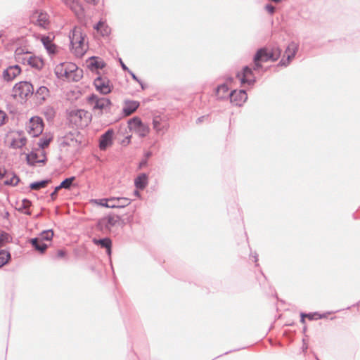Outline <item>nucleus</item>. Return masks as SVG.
<instances>
[{"mask_svg":"<svg viewBox=\"0 0 360 360\" xmlns=\"http://www.w3.org/2000/svg\"><path fill=\"white\" fill-rule=\"evenodd\" d=\"M70 47L77 57H82L86 53L84 45L86 34L82 33L80 28L75 27L70 34Z\"/></svg>","mask_w":360,"mask_h":360,"instance_id":"f257e3e1","label":"nucleus"},{"mask_svg":"<svg viewBox=\"0 0 360 360\" xmlns=\"http://www.w3.org/2000/svg\"><path fill=\"white\" fill-rule=\"evenodd\" d=\"M121 217L117 214H108L100 218L96 223V228L103 233L111 231L120 221Z\"/></svg>","mask_w":360,"mask_h":360,"instance_id":"f03ea898","label":"nucleus"},{"mask_svg":"<svg viewBox=\"0 0 360 360\" xmlns=\"http://www.w3.org/2000/svg\"><path fill=\"white\" fill-rule=\"evenodd\" d=\"M88 103L92 107L94 111L98 110V115L103 114V110L107 105H111V101L105 97H99L95 94H91L87 98Z\"/></svg>","mask_w":360,"mask_h":360,"instance_id":"7ed1b4c3","label":"nucleus"},{"mask_svg":"<svg viewBox=\"0 0 360 360\" xmlns=\"http://www.w3.org/2000/svg\"><path fill=\"white\" fill-rule=\"evenodd\" d=\"M13 91L14 92L13 96L15 98L18 96L22 99H27L29 96L33 95L34 87L31 82L21 81L14 85Z\"/></svg>","mask_w":360,"mask_h":360,"instance_id":"20e7f679","label":"nucleus"},{"mask_svg":"<svg viewBox=\"0 0 360 360\" xmlns=\"http://www.w3.org/2000/svg\"><path fill=\"white\" fill-rule=\"evenodd\" d=\"M130 131L137 134L140 137H145L150 131L148 126L145 124L139 117H134L127 122Z\"/></svg>","mask_w":360,"mask_h":360,"instance_id":"39448f33","label":"nucleus"},{"mask_svg":"<svg viewBox=\"0 0 360 360\" xmlns=\"http://www.w3.org/2000/svg\"><path fill=\"white\" fill-rule=\"evenodd\" d=\"M299 44L293 41H290L285 49L284 57L279 61L278 66H288L297 54Z\"/></svg>","mask_w":360,"mask_h":360,"instance_id":"423d86ee","label":"nucleus"},{"mask_svg":"<svg viewBox=\"0 0 360 360\" xmlns=\"http://www.w3.org/2000/svg\"><path fill=\"white\" fill-rule=\"evenodd\" d=\"M44 127L43 119L39 116L31 117L27 125L29 134L33 137H37L41 135L44 130Z\"/></svg>","mask_w":360,"mask_h":360,"instance_id":"0eeeda50","label":"nucleus"},{"mask_svg":"<svg viewBox=\"0 0 360 360\" xmlns=\"http://www.w3.org/2000/svg\"><path fill=\"white\" fill-rule=\"evenodd\" d=\"M94 85L96 91L103 95L108 94L112 90L110 79L108 77H103L101 75L98 76L94 80Z\"/></svg>","mask_w":360,"mask_h":360,"instance_id":"6e6552de","label":"nucleus"},{"mask_svg":"<svg viewBox=\"0 0 360 360\" xmlns=\"http://www.w3.org/2000/svg\"><path fill=\"white\" fill-rule=\"evenodd\" d=\"M87 111L82 109L71 110L68 112V120L73 127L82 126V120L83 117L87 114Z\"/></svg>","mask_w":360,"mask_h":360,"instance_id":"1a4fd4ad","label":"nucleus"},{"mask_svg":"<svg viewBox=\"0 0 360 360\" xmlns=\"http://www.w3.org/2000/svg\"><path fill=\"white\" fill-rule=\"evenodd\" d=\"M253 71L252 68L245 65L240 72L236 74V77L240 79L241 84L253 85L256 82V77L253 75Z\"/></svg>","mask_w":360,"mask_h":360,"instance_id":"9d476101","label":"nucleus"},{"mask_svg":"<svg viewBox=\"0 0 360 360\" xmlns=\"http://www.w3.org/2000/svg\"><path fill=\"white\" fill-rule=\"evenodd\" d=\"M115 131L113 129H108L101 135L98 147L101 150H105L113 144Z\"/></svg>","mask_w":360,"mask_h":360,"instance_id":"9b49d317","label":"nucleus"},{"mask_svg":"<svg viewBox=\"0 0 360 360\" xmlns=\"http://www.w3.org/2000/svg\"><path fill=\"white\" fill-rule=\"evenodd\" d=\"M230 102L236 106H241L248 99V94L244 89L233 90L229 94Z\"/></svg>","mask_w":360,"mask_h":360,"instance_id":"f8f14e48","label":"nucleus"},{"mask_svg":"<svg viewBox=\"0 0 360 360\" xmlns=\"http://www.w3.org/2000/svg\"><path fill=\"white\" fill-rule=\"evenodd\" d=\"M87 68L91 71L101 70L106 66L105 61L98 56H91L86 60Z\"/></svg>","mask_w":360,"mask_h":360,"instance_id":"ddd939ff","label":"nucleus"},{"mask_svg":"<svg viewBox=\"0 0 360 360\" xmlns=\"http://www.w3.org/2000/svg\"><path fill=\"white\" fill-rule=\"evenodd\" d=\"M21 72V68L18 65L9 66L3 72L4 80L11 82Z\"/></svg>","mask_w":360,"mask_h":360,"instance_id":"4468645a","label":"nucleus"},{"mask_svg":"<svg viewBox=\"0 0 360 360\" xmlns=\"http://www.w3.org/2000/svg\"><path fill=\"white\" fill-rule=\"evenodd\" d=\"M92 242L94 244L100 246L101 248H105L106 250V253L108 256H110L112 254V240L108 237H105L103 238H94L92 239Z\"/></svg>","mask_w":360,"mask_h":360,"instance_id":"2eb2a0df","label":"nucleus"},{"mask_svg":"<svg viewBox=\"0 0 360 360\" xmlns=\"http://www.w3.org/2000/svg\"><path fill=\"white\" fill-rule=\"evenodd\" d=\"M140 103L136 101H126L124 106L122 108V113L124 116H129L134 113L139 107Z\"/></svg>","mask_w":360,"mask_h":360,"instance_id":"dca6fc26","label":"nucleus"},{"mask_svg":"<svg viewBox=\"0 0 360 360\" xmlns=\"http://www.w3.org/2000/svg\"><path fill=\"white\" fill-rule=\"evenodd\" d=\"M148 184V176L146 173H141L134 179V186L136 189L143 190Z\"/></svg>","mask_w":360,"mask_h":360,"instance_id":"f3484780","label":"nucleus"},{"mask_svg":"<svg viewBox=\"0 0 360 360\" xmlns=\"http://www.w3.org/2000/svg\"><path fill=\"white\" fill-rule=\"evenodd\" d=\"M30 243L35 250L38 251L41 254L44 253L48 248V245L46 243L39 240L37 238H30Z\"/></svg>","mask_w":360,"mask_h":360,"instance_id":"a211bd4d","label":"nucleus"},{"mask_svg":"<svg viewBox=\"0 0 360 360\" xmlns=\"http://www.w3.org/2000/svg\"><path fill=\"white\" fill-rule=\"evenodd\" d=\"M254 56H255V60L259 59L262 62L271 60L269 51L266 47L259 49Z\"/></svg>","mask_w":360,"mask_h":360,"instance_id":"6ab92c4d","label":"nucleus"},{"mask_svg":"<svg viewBox=\"0 0 360 360\" xmlns=\"http://www.w3.org/2000/svg\"><path fill=\"white\" fill-rule=\"evenodd\" d=\"M51 182V179H45L40 180V181H34V182H32L31 184H30L29 188L31 190L39 191L41 188H44L45 187H46L47 185Z\"/></svg>","mask_w":360,"mask_h":360,"instance_id":"aec40b11","label":"nucleus"},{"mask_svg":"<svg viewBox=\"0 0 360 360\" xmlns=\"http://www.w3.org/2000/svg\"><path fill=\"white\" fill-rule=\"evenodd\" d=\"M27 63L29 65H30L32 68H36L37 70L42 69L44 66V62L43 60L39 57H37L35 56H30L27 60Z\"/></svg>","mask_w":360,"mask_h":360,"instance_id":"412c9836","label":"nucleus"},{"mask_svg":"<svg viewBox=\"0 0 360 360\" xmlns=\"http://www.w3.org/2000/svg\"><path fill=\"white\" fill-rule=\"evenodd\" d=\"M44 48L49 53H56V45L52 43L51 38L49 36H43L41 39Z\"/></svg>","mask_w":360,"mask_h":360,"instance_id":"4be33fe9","label":"nucleus"},{"mask_svg":"<svg viewBox=\"0 0 360 360\" xmlns=\"http://www.w3.org/2000/svg\"><path fill=\"white\" fill-rule=\"evenodd\" d=\"M32 205V202L27 198H24L22 200L21 205L17 209L18 212L23 213L26 215L30 216L32 212L29 208Z\"/></svg>","mask_w":360,"mask_h":360,"instance_id":"5701e85b","label":"nucleus"},{"mask_svg":"<svg viewBox=\"0 0 360 360\" xmlns=\"http://www.w3.org/2000/svg\"><path fill=\"white\" fill-rule=\"evenodd\" d=\"M49 96V90L45 86H39L35 92V96L40 100V103L44 101Z\"/></svg>","mask_w":360,"mask_h":360,"instance_id":"b1692460","label":"nucleus"},{"mask_svg":"<svg viewBox=\"0 0 360 360\" xmlns=\"http://www.w3.org/2000/svg\"><path fill=\"white\" fill-rule=\"evenodd\" d=\"M229 88L225 83L220 84L216 89V95L219 99L222 100L226 97V94L228 93Z\"/></svg>","mask_w":360,"mask_h":360,"instance_id":"393cba45","label":"nucleus"},{"mask_svg":"<svg viewBox=\"0 0 360 360\" xmlns=\"http://www.w3.org/2000/svg\"><path fill=\"white\" fill-rule=\"evenodd\" d=\"M111 200H113L112 204L120 205L116 208H124L131 203V199L127 198H112Z\"/></svg>","mask_w":360,"mask_h":360,"instance_id":"a878e982","label":"nucleus"},{"mask_svg":"<svg viewBox=\"0 0 360 360\" xmlns=\"http://www.w3.org/2000/svg\"><path fill=\"white\" fill-rule=\"evenodd\" d=\"M11 259V255L6 250H0V268L8 264Z\"/></svg>","mask_w":360,"mask_h":360,"instance_id":"bb28decb","label":"nucleus"},{"mask_svg":"<svg viewBox=\"0 0 360 360\" xmlns=\"http://www.w3.org/2000/svg\"><path fill=\"white\" fill-rule=\"evenodd\" d=\"M75 179H76V177L75 176H72L65 179L58 186L57 189L65 188L67 190H70L71 188V187L72 186L73 181L75 180Z\"/></svg>","mask_w":360,"mask_h":360,"instance_id":"cd10ccee","label":"nucleus"},{"mask_svg":"<svg viewBox=\"0 0 360 360\" xmlns=\"http://www.w3.org/2000/svg\"><path fill=\"white\" fill-rule=\"evenodd\" d=\"M53 236V231L52 229H48L43 231L39 233V235L36 237L41 241H51Z\"/></svg>","mask_w":360,"mask_h":360,"instance_id":"c85d7f7f","label":"nucleus"},{"mask_svg":"<svg viewBox=\"0 0 360 360\" xmlns=\"http://www.w3.org/2000/svg\"><path fill=\"white\" fill-rule=\"evenodd\" d=\"M49 19L46 13L41 12L37 20V25L39 27L45 28L49 25Z\"/></svg>","mask_w":360,"mask_h":360,"instance_id":"c756f323","label":"nucleus"},{"mask_svg":"<svg viewBox=\"0 0 360 360\" xmlns=\"http://www.w3.org/2000/svg\"><path fill=\"white\" fill-rule=\"evenodd\" d=\"M282 53V50L278 46H274L271 48L269 51L271 61H276L281 57Z\"/></svg>","mask_w":360,"mask_h":360,"instance_id":"7c9ffc66","label":"nucleus"},{"mask_svg":"<svg viewBox=\"0 0 360 360\" xmlns=\"http://www.w3.org/2000/svg\"><path fill=\"white\" fill-rule=\"evenodd\" d=\"M77 134V135L79 134V131L77 132H70L68 134H67L65 136V140L63 141L62 145L63 146H70L71 142H75L77 143V140L75 139V135Z\"/></svg>","mask_w":360,"mask_h":360,"instance_id":"2f4dec72","label":"nucleus"},{"mask_svg":"<svg viewBox=\"0 0 360 360\" xmlns=\"http://www.w3.org/2000/svg\"><path fill=\"white\" fill-rule=\"evenodd\" d=\"M27 143V139L25 137H21L19 139H13L11 143V146L13 148H22Z\"/></svg>","mask_w":360,"mask_h":360,"instance_id":"473e14b6","label":"nucleus"},{"mask_svg":"<svg viewBox=\"0 0 360 360\" xmlns=\"http://www.w3.org/2000/svg\"><path fill=\"white\" fill-rule=\"evenodd\" d=\"M12 241L11 235L4 231L0 230V246H4Z\"/></svg>","mask_w":360,"mask_h":360,"instance_id":"72a5a7b5","label":"nucleus"},{"mask_svg":"<svg viewBox=\"0 0 360 360\" xmlns=\"http://www.w3.org/2000/svg\"><path fill=\"white\" fill-rule=\"evenodd\" d=\"M26 161L27 165L30 166H34L38 162L37 153L32 151L30 153L26 155Z\"/></svg>","mask_w":360,"mask_h":360,"instance_id":"f704fd0d","label":"nucleus"},{"mask_svg":"<svg viewBox=\"0 0 360 360\" xmlns=\"http://www.w3.org/2000/svg\"><path fill=\"white\" fill-rule=\"evenodd\" d=\"M20 178L13 173V176L11 179L4 181V184L5 186H15L20 182Z\"/></svg>","mask_w":360,"mask_h":360,"instance_id":"c9c22d12","label":"nucleus"},{"mask_svg":"<svg viewBox=\"0 0 360 360\" xmlns=\"http://www.w3.org/2000/svg\"><path fill=\"white\" fill-rule=\"evenodd\" d=\"M51 139V137L42 136L40 138L37 144L40 148L44 149L49 146Z\"/></svg>","mask_w":360,"mask_h":360,"instance_id":"e433bc0d","label":"nucleus"},{"mask_svg":"<svg viewBox=\"0 0 360 360\" xmlns=\"http://www.w3.org/2000/svg\"><path fill=\"white\" fill-rule=\"evenodd\" d=\"M112 202H113V200H111V198L109 200L102 199V200H101L100 204L102 206L108 207V208H115L118 206V205H115V204H112Z\"/></svg>","mask_w":360,"mask_h":360,"instance_id":"4c0bfd02","label":"nucleus"},{"mask_svg":"<svg viewBox=\"0 0 360 360\" xmlns=\"http://www.w3.org/2000/svg\"><path fill=\"white\" fill-rule=\"evenodd\" d=\"M102 36H108L110 34V27L104 22L103 26L101 27L99 32Z\"/></svg>","mask_w":360,"mask_h":360,"instance_id":"58836bf2","label":"nucleus"},{"mask_svg":"<svg viewBox=\"0 0 360 360\" xmlns=\"http://www.w3.org/2000/svg\"><path fill=\"white\" fill-rule=\"evenodd\" d=\"M8 120L6 113L0 109V127L4 125Z\"/></svg>","mask_w":360,"mask_h":360,"instance_id":"ea45409f","label":"nucleus"},{"mask_svg":"<svg viewBox=\"0 0 360 360\" xmlns=\"http://www.w3.org/2000/svg\"><path fill=\"white\" fill-rule=\"evenodd\" d=\"M262 61L259 59L255 60V56L253 57V63L254 66L252 68L254 71H258L259 70L263 68V65H262Z\"/></svg>","mask_w":360,"mask_h":360,"instance_id":"a19ab883","label":"nucleus"},{"mask_svg":"<svg viewBox=\"0 0 360 360\" xmlns=\"http://www.w3.org/2000/svg\"><path fill=\"white\" fill-rule=\"evenodd\" d=\"M114 105L111 103V105H107V106L103 110V114H110L112 115L114 113Z\"/></svg>","mask_w":360,"mask_h":360,"instance_id":"79ce46f5","label":"nucleus"},{"mask_svg":"<svg viewBox=\"0 0 360 360\" xmlns=\"http://www.w3.org/2000/svg\"><path fill=\"white\" fill-rule=\"evenodd\" d=\"M306 317L310 321L317 320L318 319V312L307 313Z\"/></svg>","mask_w":360,"mask_h":360,"instance_id":"37998d69","label":"nucleus"},{"mask_svg":"<svg viewBox=\"0 0 360 360\" xmlns=\"http://www.w3.org/2000/svg\"><path fill=\"white\" fill-rule=\"evenodd\" d=\"M265 9L270 14L274 13L276 11V8L270 4H268L265 6Z\"/></svg>","mask_w":360,"mask_h":360,"instance_id":"c03bdc74","label":"nucleus"},{"mask_svg":"<svg viewBox=\"0 0 360 360\" xmlns=\"http://www.w3.org/2000/svg\"><path fill=\"white\" fill-rule=\"evenodd\" d=\"M58 186L55 187L54 191L50 194L51 200L52 201L56 200L58 196V192L60 189H57Z\"/></svg>","mask_w":360,"mask_h":360,"instance_id":"a18cd8bd","label":"nucleus"},{"mask_svg":"<svg viewBox=\"0 0 360 360\" xmlns=\"http://www.w3.org/2000/svg\"><path fill=\"white\" fill-rule=\"evenodd\" d=\"M103 21L99 20L96 25H94V29L99 32L101 27L103 26Z\"/></svg>","mask_w":360,"mask_h":360,"instance_id":"49530a36","label":"nucleus"},{"mask_svg":"<svg viewBox=\"0 0 360 360\" xmlns=\"http://www.w3.org/2000/svg\"><path fill=\"white\" fill-rule=\"evenodd\" d=\"M131 135L127 136L122 141V144L124 146H127L131 141Z\"/></svg>","mask_w":360,"mask_h":360,"instance_id":"de8ad7c7","label":"nucleus"},{"mask_svg":"<svg viewBox=\"0 0 360 360\" xmlns=\"http://www.w3.org/2000/svg\"><path fill=\"white\" fill-rule=\"evenodd\" d=\"M66 252L63 250H58L56 253L57 258H63L65 256Z\"/></svg>","mask_w":360,"mask_h":360,"instance_id":"09e8293b","label":"nucleus"},{"mask_svg":"<svg viewBox=\"0 0 360 360\" xmlns=\"http://www.w3.org/2000/svg\"><path fill=\"white\" fill-rule=\"evenodd\" d=\"M160 122L158 120H157L156 119H154L153 120V128L156 130V131H160V128L159 127L160 126Z\"/></svg>","mask_w":360,"mask_h":360,"instance_id":"8fccbe9b","label":"nucleus"},{"mask_svg":"<svg viewBox=\"0 0 360 360\" xmlns=\"http://www.w3.org/2000/svg\"><path fill=\"white\" fill-rule=\"evenodd\" d=\"M131 77L132 79L136 82H140V79L130 70L127 72Z\"/></svg>","mask_w":360,"mask_h":360,"instance_id":"3c124183","label":"nucleus"},{"mask_svg":"<svg viewBox=\"0 0 360 360\" xmlns=\"http://www.w3.org/2000/svg\"><path fill=\"white\" fill-rule=\"evenodd\" d=\"M119 62H120V66L122 68V69L124 70V71H127L128 72V70H129V68L124 63V62L122 61V58H119Z\"/></svg>","mask_w":360,"mask_h":360,"instance_id":"603ef678","label":"nucleus"},{"mask_svg":"<svg viewBox=\"0 0 360 360\" xmlns=\"http://www.w3.org/2000/svg\"><path fill=\"white\" fill-rule=\"evenodd\" d=\"M307 313L301 312L300 313V322L302 324L305 323V317H306Z\"/></svg>","mask_w":360,"mask_h":360,"instance_id":"864d4df0","label":"nucleus"},{"mask_svg":"<svg viewBox=\"0 0 360 360\" xmlns=\"http://www.w3.org/2000/svg\"><path fill=\"white\" fill-rule=\"evenodd\" d=\"M148 164V160L146 159H143L140 162H139V168H142L143 167H145Z\"/></svg>","mask_w":360,"mask_h":360,"instance_id":"5fc2aeb1","label":"nucleus"},{"mask_svg":"<svg viewBox=\"0 0 360 360\" xmlns=\"http://www.w3.org/2000/svg\"><path fill=\"white\" fill-rule=\"evenodd\" d=\"M252 257L254 258V262L256 263V266H259V264L257 263L258 261V255L255 252L254 254H252Z\"/></svg>","mask_w":360,"mask_h":360,"instance_id":"6e6d98bb","label":"nucleus"},{"mask_svg":"<svg viewBox=\"0 0 360 360\" xmlns=\"http://www.w3.org/2000/svg\"><path fill=\"white\" fill-rule=\"evenodd\" d=\"M328 314H330V313L328 312ZM327 314H328V313L319 314L318 312V319H321L326 318L327 317Z\"/></svg>","mask_w":360,"mask_h":360,"instance_id":"4d7b16f0","label":"nucleus"},{"mask_svg":"<svg viewBox=\"0 0 360 360\" xmlns=\"http://www.w3.org/2000/svg\"><path fill=\"white\" fill-rule=\"evenodd\" d=\"M6 173L7 172L6 169L2 172L1 169L0 168V179H2L6 176Z\"/></svg>","mask_w":360,"mask_h":360,"instance_id":"13d9d810","label":"nucleus"},{"mask_svg":"<svg viewBox=\"0 0 360 360\" xmlns=\"http://www.w3.org/2000/svg\"><path fill=\"white\" fill-rule=\"evenodd\" d=\"M303 342H304V344H303V346H302V351H303L304 352H305L307 350V349H308V346H307V345L305 343V340H304V339H303Z\"/></svg>","mask_w":360,"mask_h":360,"instance_id":"bf43d9fd","label":"nucleus"},{"mask_svg":"<svg viewBox=\"0 0 360 360\" xmlns=\"http://www.w3.org/2000/svg\"><path fill=\"white\" fill-rule=\"evenodd\" d=\"M152 156V152L151 151H148L145 153V157L147 160L149 158H150Z\"/></svg>","mask_w":360,"mask_h":360,"instance_id":"052dcab7","label":"nucleus"},{"mask_svg":"<svg viewBox=\"0 0 360 360\" xmlns=\"http://www.w3.org/2000/svg\"><path fill=\"white\" fill-rule=\"evenodd\" d=\"M15 54L16 55H22V49L20 48H18L15 50Z\"/></svg>","mask_w":360,"mask_h":360,"instance_id":"680f3d73","label":"nucleus"},{"mask_svg":"<svg viewBox=\"0 0 360 360\" xmlns=\"http://www.w3.org/2000/svg\"><path fill=\"white\" fill-rule=\"evenodd\" d=\"M204 119H205V116H201V117H198L196 120V123L199 124V123L203 122Z\"/></svg>","mask_w":360,"mask_h":360,"instance_id":"e2e57ef3","label":"nucleus"},{"mask_svg":"<svg viewBox=\"0 0 360 360\" xmlns=\"http://www.w3.org/2000/svg\"><path fill=\"white\" fill-rule=\"evenodd\" d=\"M47 159H46V157H44L43 159H38V162L37 163H43V164H45L46 162Z\"/></svg>","mask_w":360,"mask_h":360,"instance_id":"0e129e2a","label":"nucleus"},{"mask_svg":"<svg viewBox=\"0 0 360 360\" xmlns=\"http://www.w3.org/2000/svg\"><path fill=\"white\" fill-rule=\"evenodd\" d=\"M86 3L96 5L97 4L96 0H85Z\"/></svg>","mask_w":360,"mask_h":360,"instance_id":"69168bd1","label":"nucleus"},{"mask_svg":"<svg viewBox=\"0 0 360 360\" xmlns=\"http://www.w3.org/2000/svg\"><path fill=\"white\" fill-rule=\"evenodd\" d=\"M9 217H10L9 212L8 211H6L5 214L4 215V219H8L9 218Z\"/></svg>","mask_w":360,"mask_h":360,"instance_id":"338daca9","label":"nucleus"},{"mask_svg":"<svg viewBox=\"0 0 360 360\" xmlns=\"http://www.w3.org/2000/svg\"><path fill=\"white\" fill-rule=\"evenodd\" d=\"M140 85L142 89H146V85L143 84V82L140 79V82H138Z\"/></svg>","mask_w":360,"mask_h":360,"instance_id":"774afa93","label":"nucleus"}]
</instances>
